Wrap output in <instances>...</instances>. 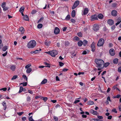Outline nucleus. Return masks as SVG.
<instances>
[{"instance_id":"f257e3e1","label":"nucleus","mask_w":121,"mask_h":121,"mask_svg":"<svg viewBox=\"0 0 121 121\" xmlns=\"http://www.w3.org/2000/svg\"><path fill=\"white\" fill-rule=\"evenodd\" d=\"M95 62L97 65V67H100L104 65V61L103 60L100 59H96L95 60Z\"/></svg>"},{"instance_id":"f03ea898","label":"nucleus","mask_w":121,"mask_h":121,"mask_svg":"<svg viewBox=\"0 0 121 121\" xmlns=\"http://www.w3.org/2000/svg\"><path fill=\"white\" fill-rule=\"evenodd\" d=\"M36 45V41L33 40H32L29 42L28 43L27 47L29 48H33Z\"/></svg>"},{"instance_id":"7ed1b4c3","label":"nucleus","mask_w":121,"mask_h":121,"mask_svg":"<svg viewBox=\"0 0 121 121\" xmlns=\"http://www.w3.org/2000/svg\"><path fill=\"white\" fill-rule=\"evenodd\" d=\"M48 54L52 56L55 57L56 55L57 54V52L55 50H53L48 52H46Z\"/></svg>"},{"instance_id":"20e7f679","label":"nucleus","mask_w":121,"mask_h":121,"mask_svg":"<svg viewBox=\"0 0 121 121\" xmlns=\"http://www.w3.org/2000/svg\"><path fill=\"white\" fill-rule=\"evenodd\" d=\"M104 39L102 38L99 39L97 45L99 47L102 46L104 43Z\"/></svg>"},{"instance_id":"39448f33","label":"nucleus","mask_w":121,"mask_h":121,"mask_svg":"<svg viewBox=\"0 0 121 121\" xmlns=\"http://www.w3.org/2000/svg\"><path fill=\"white\" fill-rule=\"evenodd\" d=\"M6 3L5 2H3L1 5L2 7L3 8V10L4 11H6L9 9V7H6Z\"/></svg>"},{"instance_id":"423d86ee","label":"nucleus","mask_w":121,"mask_h":121,"mask_svg":"<svg viewBox=\"0 0 121 121\" xmlns=\"http://www.w3.org/2000/svg\"><path fill=\"white\" fill-rule=\"evenodd\" d=\"M79 4V1L78 0L76 1L74 4L73 5L72 7V9H74L76 8Z\"/></svg>"},{"instance_id":"0eeeda50","label":"nucleus","mask_w":121,"mask_h":121,"mask_svg":"<svg viewBox=\"0 0 121 121\" xmlns=\"http://www.w3.org/2000/svg\"><path fill=\"white\" fill-rule=\"evenodd\" d=\"M99 25L97 24H95L93 26V30L95 31H97L99 29Z\"/></svg>"},{"instance_id":"6e6552de","label":"nucleus","mask_w":121,"mask_h":121,"mask_svg":"<svg viewBox=\"0 0 121 121\" xmlns=\"http://www.w3.org/2000/svg\"><path fill=\"white\" fill-rule=\"evenodd\" d=\"M91 21H93L95 20H97L98 18H97V16L95 14L94 15H92L91 16Z\"/></svg>"},{"instance_id":"1a4fd4ad","label":"nucleus","mask_w":121,"mask_h":121,"mask_svg":"<svg viewBox=\"0 0 121 121\" xmlns=\"http://www.w3.org/2000/svg\"><path fill=\"white\" fill-rule=\"evenodd\" d=\"M109 52L111 55L112 56H114L115 54L114 50L112 48L110 50Z\"/></svg>"},{"instance_id":"9d476101","label":"nucleus","mask_w":121,"mask_h":121,"mask_svg":"<svg viewBox=\"0 0 121 121\" xmlns=\"http://www.w3.org/2000/svg\"><path fill=\"white\" fill-rule=\"evenodd\" d=\"M60 31L59 29L57 27H56L55 28L54 32L56 34H57L59 33Z\"/></svg>"},{"instance_id":"9b49d317","label":"nucleus","mask_w":121,"mask_h":121,"mask_svg":"<svg viewBox=\"0 0 121 121\" xmlns=\"http://www.w3.org/2000/svg\"><path fill=\"white\" fill-rule=\"evenodd\" d=\"M91 47L92 49L91 50L93 52H94L95 50V46L94 44V43L93 42L91 44Z\"/></svg>"},{"instance_id":"f8f14e48","label":"nucleus","mask_w":121,"mask_h":121,"mask_svg":"<svg viewBox=\"0 0 121 121\" xmlns=\"http://www.w3.org/2000/svg\"><path fill=\"white\" fill-rule=\"evenodd\" d=\"M112 16H116L117 15V11L115 10H113L111 12Z\"/></svg>"},{"instance_id":"ddd939ff","label":"nucleus","mask_w":121,"mask_h":121,"mask_svg":"<svg viewBox=\"0 0 121 121\" xmlns=\"http://www.w3.org/2000/svg\"><path fill=\"white\" fill-rule=\"evenodd\" d=\"M90 113H91L95 115H97L98 114V113L97 112L93 109H91L90 110Z\"/></svg>"},{"instance_id":"4468645a","label":"nucleus","mask_w":121,"mask_h":121,"mask_svg":"<svg viewBox=\"0 0 121 121\" xmlns=\"http://www.w3.org/2000/svg\"><path fill=\"white\" fill-rule=\"evenodd\" d=\"M108 23L110 25H112L114 24V21L112 19H109L108 21Z\"/></svg>"},{"instance_id":"2eb2a0df","label":"nucleus","mask_w":121,"mask_h":121,"mask_svg":"<svg viewBox=\"0 0 121 121\" xmlns=\"http://www.w3.org/2000/svg\"><path fill=\"white\" fill-rule=\"evenodd\" d=\"M20 31L21 32V34H24L25 31L24 28L22 27H21L19 29Z\"/></svg>"},{"instance_id":"dca6fc26","label":"nucleus","mask_w":121,"mask_h":121,"mask_svg":"<svg viewBox=\"0 0 121 121\" xmlns=\"http://www.w3.org/2000/svg\"><path fill=\"white\" fill-rule=\"evenodd\" d=\"M88 11L89 10L88 8H85L84 10L83 13V14L84 15H86L88 13Z\"/></svg>"},{"instance_id":"f3484780","label":"nucleus","mask_w":121,"mask_h":121,"mask_svg":"<svg viewBox=\"0 0 121 121\" xmlns=\"http://www.w3.org/2000/svg\"><path fill=\"white\" fill-rule=\"evenodd\" d=\"M51 42L50 41H48L47 40H46L45 42V44L47 46H48L51 43Z\"/></svg>"},{"instance_id":"a211bd4d","label":"nucleus","mask_w":121,"mask_h":121,"mask_svg":"<svg viewBox=\"0 0 121 121\" xmlns=\"http://www.w3.org/2000/svg\"><path fill=\"white\" fill-rule=\"evenodd\" d=\"M117 22L116 23L115 25L117 26L121 22V18L119 17L117 20Z\"/></svg>"},{"instance_id":"6ab92c4d","label":"nucleus","mask_w":121,"mask_h":121,"mask_svg":"<svg viewBox=\"0 0 121 121\" xmlns=\"http://www.w3.org/2000/svg\"><path fill=\"white\" fill-rule=\"evenodd\" d=\"M23 19L25 20L26 21H29V18L28 16L27 15H25L23 17Z\"/></svg>"},{"instance_id":"aec40b11","label":"nucleus","mask_w":121,"mask_h":121,"mask_svg":"<svg viewBox=\"0 0 121 121\" xmlns=\"http://www.w3.org/2000/svg\"><path fill=\"white\" fill-rule=\"evenodd\" d=\"M10 68L11 70H12L13 71H14L16 69L15 66V65H11L10 66Z\"/></svg>"},{"instance_id":"412c9836","label":"nucleus","mask_w":121,"mask_h":121,"mask_svg":"<svg viewBox=\"0 0 121 121\" xmlns=\"http://www.w3.org/2000/svg\"><path fill=\"white\" fill-rule=\"evenodd\" d=\"M75 10H73L71 13V16L73 17H75Z\"/></svg>"},{"instance_id":"4be33fe9","label":"nucleus","mask_w":121,"mask_h":121,"mask_svg":"<svg viewBox=\"0 0 121 121\" xmlns=\"http://www.w3.org/2000/svg\"><path fill=\"white\" fill-rule=\"evenodd\" d=\"M83 44V42L81 40H80L78 43V46H81Z\"/></svg>"},{"instance_id":"5701e85b","label":"nucleus","mask_w":121,"mask_h":121,"mask_svg":"<svg viewBox=\"0 0 121 121\" xmlns=\"http://www.w3.org/2000/svg\"><path fill=\"white\" fill-rule=\"evenodd\" d=\"M47 82V79H45L43 80L41 83V84H43L46 83Z\"/></svg>"},{"instance_id":"b1692460","label":"nucleus","mask_w":121,"mask_h":121,"mask_svg":"<svg viewBox=\"0 0 121 121\" xmlns=\"http://www.w3.org/2000/svg\"><path fill=\"white\" fill-rule=\"evenodd\" d=\"M103 14H101L100 13L98 15V17L99 19H102L103 17Z\"/></svg>"},{"instance_id":"393cba45","label":"nucleus","mask_w":121,"mask_h":121,"mask_svg":"<svg viewBox=\"0 0 121 121\" xmlns=\"http://www.w3.org/2000/svg\"><path fill=\"white\" fill-rule=\"evenodd\" d=\"M32 70V69L30 68H29L27 69L26 72L27 73H29L31 72Z\"/></svg>"},{"instance_id":"a878e982","label":"nucleus","mask_w":121,"mask_h":121,"mask_svg":"<svg viewBox=\"0 0 121 121\" xmlns=\"http://www.w3.org/2000/svg\"><path fill=\"white\" fill-rule=\"evenodd\" d=\"M8 49V46H5L2 48V50L3 51H5Z\"/></svg>"},{"instance_id":"bb28decb","label":"nucleus","mask_w":121,"mask_h":121,"mask_svg":"<svg viewBox=\"0 0 121 121\" xmlns=\"http://www.w3.org/2000/svg\"><path fill=\"white\" fill-rule=\"evenodd\" d=\"M2 105L4 107V110H5L6 108V103L4 101L2 103Z\"/></svg>"},{"instance_id":"cd10ccee","label":"nucleus","mask_w":121,"mask_h":121,"mask_svg":"<svg viewBox=\"0 0 121 121\" xmlns=\"http://www.w3.org/2000/svg\"><path fill=\"white\" fill-rule=\"evenodd\" d=\"M25 7H21L19 11L21 12H23L24 11Z\"/></svg>"},{"instance_id":"c85d7f7f","label":"nucleus","mask_w":121,"mask_h":121,"mask_svg":"<svg viewBox=\"0 0 121 121\" xmlns=\"http://www.w3.org/2000/svg\"><path fill=\"white\" fill-rule=\"evenodd\" d=\"M94 102L91 101H89L87 103V104L89 105H93L94 104Z\"/></svg>"},{"instance_id":"c756f323","label":"nucleus","mask_w":121,"mask_h":121,"mask_svg":"<svg viewBox=\"0 0 121 121\" xmlns=\"http://www.w3.org/2000/svg\"><path fill=\"white\" fill-rule=\"evenodd\" d=\"M83 42V45L86 46L87 43L88 42L86 40H84Z\"/></svg>"},{"instance_id":"7c9ffc66","label":"nucleus","mask_w":121,"mask_h":121,"mask_svg":"<svg viewBox=\"0 0 121 121\" xmlns=\"http://www.w3.org/2000/svg\"><path fill=\"white\" fill-rule=\"evenodd\" d=\"M118 62V60L117 58H116L113 60V63L114 64H116Z\"/></svg>"},{"instance_id":"2f4dec72","label":"nucleus","mask_w":121,"mask_h":121,"mask_svg":"<svg viewBox=\"0 0 121 121\" xmlns=\"http://www.w3.org/2000/svg\"><path fill=\"white\" fill-rule=\"evenodd\" d=\"M43 26V25L41 24H39L37 26V27L38 28H41Z\"/></svg>"},{"instance_id":"473e14b6","label":"nucleus","mask_w":121,"mask_h":121,"mask_svg":"<svg viewBox=\"0 0 121 121\" xmlns=\"http://www.w3.org/2000/svg\"><path fill=\"white\" fill-rule=\"evenodd\" d=\"M23 90V87L21 86L20 87L19 91L18 92L19 93H20L22 92Z\"/></svg>"},{"instance_id":"72a5a7b5","label":"nucleus","mask_w":121,"mask_h":121,"mask_svg":"<svg viewBox=\"0 0 121 121\" xmlns=\"http://www.w3.org/2000/svg\"><path fill=\"white\" fill-rule=\"evenodd\" d=\"M110 64V63L109 62H107L105 63L104 64V65H103L105 67H107Z\"/></svg>"},{"instance_id":"f704fd0d","label":"nucleus","mask_w":121,"mask_h":121,"mask_svg":"<svg viewBox=\"0 0 121 121\" xmlns=\"http://www.w3.org/2000/svg\"><path fill=\"white\" fill-rule=\"evenodd\" d=\"M44 64L45 65H47V66H45V67L48 68H50V65L48 63L46 62H44Z\"/></svg>"},{"instance_id":"c9c22d12","label":"nucleus","mask_w":121,"mask_h":121,"mask_svg":"<svg viewBox=\"0 0 121 121\" xmlns=\"http://www.w3.org/2000/svg\"><path fill=\"white\" fill-rule=\"evenodd\" d=\"M70 18V15H68L66 17L65 19L67 20L68 21L69 20Z\"/></svg>"},{"instance_id":"e433bc0d","label":"nucleus","mask_w":121,"mask_h":121,"mask_svg":"<svg viewBox=\"0 0 121 121\" xmlns=\"http://www.w3.org/2000/svg\"><path fill=\"white\" fill-rule=\"evenodd\" d=\"M70 44L69 43L68 41H66L65 42V46H68Z\"/></svg>"},{"instance_id":"4c0bfd02","label":"nucleus","mask_w":121,"mask_h":121,"mask_svg":"<svg viewBox=\"0 0 121 121\" xmlns=\"http://www.w3.org/2000/svg\"><path fill=\"white\" fill-rule=\"evenodd\" d=\"M43 17H42L39 20H38L37 22L38 23H39L40 22H41L43 20Z\"/></svg>"},{"instance_id":"58836bf2","label":"nucleus","mask_w":121,"mask_h":121,"mask_svg":"<svg viewBox=\"0 0 121 121\" xmlns=\"http://www.w3.org/2000/svg\"><path fill=\"white\" fill-rule=\"evenodd\" d=\"M31 66V64H28L26 66H25V68L26 69H27L29 68V67H30V66Z\"/></svg>"},{"instance_id":"ea45409f","label":"nucleus","mask_w":121,"mask_h":121,"mask_svg":"<svg viewBox=\"0 0 121 121\" xmlns=\"http://www.w3.org/2000/svg\"><path fill=\"white\" fill-rule=\"evenodd\" d=\"M78 36L79 37H81L82 36V33L80 32L78 33Z\"/></svg>"},{"instance_id":"a19ab883","label":"nucleus","mask_w":121,"mask_h":121,"mask_svg":"<svg viewBox=\"0 0 121 121\" xmlns=\"http://www.w3.org/2000/svg\"><path fill=\"white\" fill-rule=\"evenodd\" d=\"M37 12V11L35 9H34L32 10V12H31V13L33 14L36 13Z\"/></svg>"},{"instance_id":"79ce46f5","label":"nucleus","mask_w":121,"mask_h":121,"mask_svg":"<svg viewBox=\"0 0 121 121\" xmlns=\"http://www.w3.org/2000/svg\"><path fill=\"white\" fill-rule=\"evenodd\" d=\"M117 6V4L115 3H113L112 4V7H115Z\"/></svg>"},{"instance_id":"37998d69","label":"nucleus","mask_w":121,"mask_h":121,"mask_svg":"<svg viewBox=\"0 0 121 121\" xmlns=\"http://www.w3.org/2000/svg\"><path fill=\"white\" fill-rule=\"evenodd\" d=\"M22 77L24 79L26 80L27 81V78L26 75H23L22 76Z\"/></svg>"},{"instance_id":"c03bdc74","label":"nucleus","mask_w":121,"mask_h":121,"mask_svg":"<svg viewBox=\"0 0 121 121\" xmlns=\"http://www.w3.org/2000/svg\"><path fill=\"white\" fill-rule=\"evenodd\" d=\"M17 77V75L14 76L13 78H12L11 79L12 80L15 79H16Z\"/></svg>"},{"instance_id":"a18cd8bd","label":"nucleus","mask_w":121,"mask_h":121,"mask_svg":"<svg viewBox=\"0 0 121 121\" xmlns=\"http://www.w3.org/2000/svg\"><path fill=\"white\" fill-rule=\"evenodd\" d=\"M30 97L29 96H28L26 98V100L27 101H29L30 100Z\"/></svg>"},{"instance_id":"49530a36","label":"nucleus","mask_w":121,"mask_h":121,"mask_svg":"<svg viewBox=\"0 0 121 121\" xmlns=\"http://www.w3.org/2000/svg\"><path fill=\"white\" fill-rule=\"evenodd\" d=\"M42 98H43V100L45 102L48 99V98L47 97H42Z\"/></svg>"},{"instance_id":"de8ad7c7","label":"nucleus","mask_w":121,"mask_h":121,"mask_svg":"<svg viewBox=\"0 0 121 121\" xmlns=\"http://www.w3.org/2000/svg\"><path fill=\"white\" fill-rule=\"evenodd\" d=\"M112 112H114L115 113L117 112V111L116 110V109L115 108H113L112 110Z\"/></svg>"},{"instance_id":"09e8293b","label":"nucleus","mask_w":121,"mask_h":121,"mask_svg":"<svg viewBox=\"0 0 121 121\" xmlns=\"http://www.w3.org/2000/svg\"><path fill=\"white\" fill-rule=\"evenodd\" d=\"M29 120L30 121H34V120L32 118V116L30 117L29 118Z\"/></svg>"},{"instance_id":"8fccbe9b","label":"nucleus","mask_w":121,"mask_h":121,"mask_svg":"<svg viewBox=\"0 0 121 121\" xmlns=\"http://www.w3.org/2000/svg\"><path fill=\"white\" fill-rule=\"evenodd\" d=\"M53 118L54 120L55 121H58V118L57 117L54 116Z\"/></svg>"},{"instance_id":"3c124183","label":"nucleus","mask_w":121,"mask_h":121,"mask_svg":"<svg viewBox=\"0 0 121 121\" xmlns=\"http://www.w3.org/2000/svg\"><path fill=\"white\" fill-rule=\"evenodd\" d=\"M22 119L23 121H24L26 119V118L25 117H23L22 118Z\"/></svg>"},{"instance_id":"603ef678","label":"nucleus","mask_w":121,"mask_h":121,"mask_svg":"<svg viewBox=\"0 0 121 121\" xmlns=\"http://www.w3.org/2000/svg\"><path fill=\"white\" fill-rule=\"evenodd\" d=\"M24 113V112H18L17 113V114L19 115V116H21Z\"/></svg>"},{"instance_id":"864d4df0","label":"nucleus","mask_w":121,"mask_h":121,"mask_svg":"<svg viewBox=\"0 0 121 121\" xmlns=\"http://www.w3.org/2000/svg\"><path fill=\"white\" fill-rule=\"evenodd\" d=\"M59 65L60 66H63L64 65L63 63L61 62H59Z\"/></svg>"},{"instance_id":"5fc2aeb1","label":"nucleus","mask_w":121,"mask_h":121,"mask_svg":"<svg viewBox=\"0 0 121 121\" xmlns=\"http://www.w3.org/2000/svg\"><path fill=\"white\" fill-rule=\"evenodd\" d=\"M80 101L79 100H75L74 101V103H73V104H76L77 103H78Z\"/></svg>"},{"instance_id":"6e6d98bb","label":"nucleus","mask_w":121,"mask_h":121,"mask_svg":"<svg viewBox=\"0 0 121 121\" xmlns=\"http://www.w3.org/2000/svg\"><path fill=\"white\" fill-rule=\"evenodd\" d=\"M104 66H101V67H98V68H98L97 69H98L99 70H100L103 69V68H104Z\"/></svg>"},{"instance_id":"4d7b16f0","label":"nucleus","mask_w":121,"mask_h":121,"mask_svg":"<svg viewBox=\"0 0 121 121\" xmlns=\"http://www.w3.org/2000/svg\"><path fill=\"white\" fill-rule=\"evenodd\" d=\"M7 90L6 88H4L0 89V90H3L4 91H5Z\"/></svg>"},{"instance_id":"13d9d810","label":"nucleus","mask_w":121,"mask_h":121,"mask_svg":"<svg viewBox=\"0 0 121 121\" xmlns=\"http://www.w3.org/2000/svg\"><path fill=\"white\" fill-rule=\"evenodd\" d=\"M28 92L29 93H30V94H33V92L32 91H31L30 90H28Z\"/></svg>"},{"instance_id":"bf43d9fd","label":"nucleus","mask_w":121,"mask_h":121,"mask_svg":"<svg viewBox=\"0 0 121 121\" xmlns=\"http://www.w3.org/2000/svg\"><path fill=\"white\" fill-rule=\"evenodd\" d=\"M118 71L119 72L121 73V66L119 67L118 68Z\"/></svg>"},{"instance_id":"052dcab7","label":"nucleus","mask_w":121,"mask_h":121,"mask_svg":"<svg viewBox=\"0 0 121 121\" xmlns=\"http://www.w3.org/2000/svg\"><path fill=\"white\" fill-rule=\"evenodd\" d=\"M70 21H71L72 23H74L75 22V20L74 19H71Z\"/></svg>"},{"instance_id":"680f3d73","label":"nucleus","mask_w":121,"mask_h":121,"mask_svg":"<svg viewBox=\"0 0 121 121\" xmlns=\"http://www.w3.org/2000/svg\"><path fill=\"white\" fill-rule=\"evenodd\" d=\"M112 117V116L111 115L108 116V119L109 120L111 119Z\"/></svg>"},{"instance_id":"e2e57ef3","label":"nucleus","mask_w":121,"mask_h":121,"mask_svg":"<svg viewBox=\"0 0 121 121\" xmlns=\"http://www.w3.org/2000/svg\"><path fill=\"white\" fill-rule=\"evenodd\" d=\"M7 52L6 51L5 53L2 54V56H5L7 54Z\"/></svg>"},{"instance_id":"0e129e2a","label":"nucleus","mask_w":121,"mask_h":121,"mask_svg":"<svg viewBox=\"0 0 121 121\" xmlns=\"http://www.w3.org/2000/svg\"><path fill=\"white\" fill-rule=\"evenodd\" d=\"M98 118L99 119H102L103 118V117L101 116H98Z\"/></svg>"},{"instance_id":"69168bd1","label":"nucleus","mask_w":121,"mask_h":121,"mask_svg":"<svg viewBox=\"0 0 121 121\" xmlns=\"http://www.w3.org/2000/svg\"><path fill=\"white\" fill-rule=\"evenodd\" d=\"M67 28L65 27H63V31H65L66 30Z\"/></svg>"},{"instance_id":"338daca9","label":"nucleus","mask_w":121,"mask_h":121,"mask_svg":"<svg viewBox=\"0 0 121 121\" xmlns=\"http://www.w3.org/2000/svg\"><path fill=\"white\" fill-rule=\"evenodd\" d=\"M107 99L108 101H109L110 102H111V100H110V98L109 96H108L107 98Z\"/></svg>"},{"instance_id":"774afa93","label":"nucleus","mask_w":121,"mask_h":121,"mask_svg":"<svg viewBox=\"0 0 121 121\" xmlns=\"http://www.w3.org/2000/svg\"><path fill=\"white\" fill-rule=\"evenodd\" d=\"M115 28V26L114 25H113L111 27V29L112 30H114Z\"/></svg>"}]
</instances>
